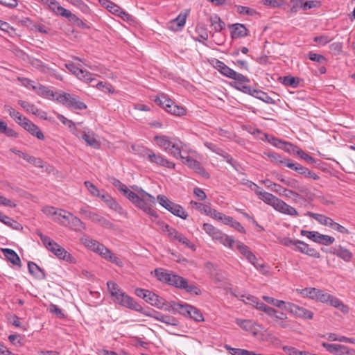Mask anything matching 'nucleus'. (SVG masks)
<instances>
[{"label":"nucleus","instance_id":"nucleus-41","mask_svg":"<svg viewBox=\"0 0 355 355\" xmlns=\"http://www.w3.org/2000/svg\"><path fill=\"white\" fill-rule=\"evenodd\" d=\"M223 223L225 225H230V227L238 230L239 232L245 233V230L241 224L239 222L234 220V218L231 216H226L225 218H224Z\"/></svg>","mask_w":355,"mask_h":355},{"label":"nucleus","instance_id":"nucleus-30","mask_svg":"<svg viewBox=\"0 0 355 355\" xmlns=\"http://www.w3.org/2000/svg\"><path fill=\"white\" fill-rule=\"evenodd\" d=\"M82 138L90 146H92L95 148H98L100 146V143L94 137V133L92 131L84 130L83 132Z\"/></svg>","mask_w":355,"mask_h":355},{"label":"nucleus","instance_id":"nucleus-43","mask_svg":"<svg viewBox=\"0 0 355 355\" xmlns=\"http://www.w3.org/2000/svg\"><path fill=\"white\" fill-rule=\"evenodd\" d=\"M179 288L184 289L187 293H193L197 295L201 294V291L194 284H189L188 283L187 279H186L185 278L184 282L183 284H180Z\"/></svg>","mask_w":355,"mask_h":355},{"label":"nucleus","instance_id":"nucleus-49","mask_svg":"<svg viewBox=\"0 0 355 355\" xmlns=\"http://www.w3.org/2000/svg\"><path fill=\"white\" fill-rule=\"evenodd\" d=\"M236 8V11L240 15H246L248 16H254L257 15L258 12L256 10L253 8H250L249 7L243 6H235Z\"/></svg>","mask_w":355,"mask_h":355},{"label":"nucleus","instance_id":"nucleus-53","mask_svg":"<svg viewBox=\"0 0 355 355\" xmlns=\"http://www.w3.org/2000/svg\"><path fill=\"white\" fill-rule=\"evenodd\" d=\"M107 288L109 289V291L111 293V295L114 297V298L120 293H121L123 291L119 288L117 284L113 282H107Z\"/></svg>","mask_w":355,"mask_h":355},{"label":"nucleus","instance_id":"nucleus-63","mask_svg":"<svg viewBox=\"0 0 355 355\" xmlns=\"http://www.w3.org/2000/svg\"><path fill=\"white\" fill-rule=\"evenodd\" d=\"M291 12H296L300 8L304 10V0H291Z\"/></svg>","mask_w":355,"mask_h":355},{"label":"nucleus","instance_id":"nucleus-20","mask_svg":"<svg viewBox=\"0 0 355 355\" xmlns=\"http://www.w3.org/2000/svg\"><path fill=\"white\" fill-rule=\"evenodd\" d=\"M283 184L305 195L307 198H309V196L311 195L309 189L304 186H300L298 181L294 178H286V180H283Z\"/></svg>","mask_w":355,"mask_h":355},{"label":"nucleus","instance_id":"nucleus-31","mask_svg":"<svg viewBox=\"0 0 355 355\" xmlns=\"http://www.w3.org/2000/svg\"><path fill=\"white\" fill-rule=\"evenodd\" d=\"M57 212L56 218H53V220L62 225L67 226V222L71 217V213L64 209H58Z\"/></svg>","mask_w":355,"mask_h":355},{"label":"nucleus","instance_id":"nucleus-15","mask_svg":"<svg viewBox=\"0 0 355 355\" xmlns=\"http://www.w3.org/2000/svg\"><path fill=\"white\" fill-rule=\"evenodd\" d=\"M287 167L295 171L299 174L303 175L306 178H312L315 180L320 178L317 174L300 164L288 162Z\"/></svg>","mask_w":355,"mask_h":355},{"label":"nucleus","instance_id":"nucleus-40","mask_svg":"<svg viewBox=\"0 0 355 355\" xmlns=\"http://www.w3.org/2000/svg\"><path fill=\"white\" fill-rule=\"evenodd\" d=\"M279 81L286 86H291L293 88H296L300 84L299 78H295L291 76H286L279 78Z\"/></svg>","mask_w":355,"mask_h":355},{"label":"nucleus","instance_id":"nucleus-3","mask_svg":"<svg viewBox=\"0 0 355 355\" xmlns=\"http://www.w3.org/2000/svg\"><path fill=\"white\" fill-rule=\"evenodd\" d=\"M154 101L157 105L163 107L166 112L175 116H182L185 114V110L177 105L171 99L164 94L156 96Z\"/></svg>","mask_w":355,"mask_h":355},{"label":"nucleus","instance_id":"nucleus-9","mask_svg":"<svg viewBox=\"0 0 355 355\" xmlns=\"http://www.w3.org/2000/svg\"><path fill=\"white\" fill-rule=\"evenodd\" d=\"M114 302L119 304L121 306H125L136 311H142V306L136 302L132 297L122 292L119 294L114 299Z\"/></svg>","mask_w":355,"mask_h":355},{"label":"nucleus","instance_id":"nucleus-12","mask_svg":"<svg viewBox=\"0 0 355 355\" xmlns=\"http://www.w3.org/2000/svg\"><path fill=\"white\" fill-rule=\"evenodd\" d=\"M285 310L295 314L296 316L305 319H312L313 313L304 307L299 306L293 303H287Z\"/></svg>","mask_w":355,"mask_h":355},{"label":"nucleus","instance_id":"nucleus-22","mask_svg":"<svg viewBox=\"0 0 355 355\" xmlns=\"http://www.w3.org/2000/svg\"><path fill=\"white\" fill-rule=\"evenodd\" d=\"M28 272L37 279L44 280L46 279V275L45 271L42 269L38 265L33 261L28 263Z\"/></svg>","mask_w":355,"mask_h":355},{"label":"nucleus","instance_id":"nucleus-34","mask_svg":"<svg viewBox=\"0 0 355 355\" xmlns=\"http://www.w3.org/2000/svg\"><path fill=\"white\" fill-rule=\"evenodd\" d=\"M329 304L338 309H339L343 313L347 314L349 313V307L344 304L341 300H340L338 297L331 295L329 302Z\"/></svg>","mask_w":355,"mask_h":355},{"label":"nucleus","instance_id":"nucleus-50","mask_svg":"<svg viewBox=\"0 0 355 355\" xmlns=\"http://www.w3.org/2000/svg\"><path fill=\"white\" fill-rule=\"evenodd\" d=\"M263 299L266 302L271 304H272L277 307H279L280 309H285V305L287 304V303H286L284 301L279 300H277V299H275L273 297H268V296L264 295V296H263Z\"/></svg>","mask_w":355,"mask_h":355},{"label":"nucleus","instance_id":"nucleus-7","mask_svg":"<svg viewBox=\"0 0 355 355\" xmlns=\"http://www.w3.org/2000/svg\"><path fill=\"white\" fill-rule=\"evenodd\" d=\"M155 275L158 280L168 285L180 288V284L184 282V278L172 272H168L162 268H156Z\"/></svg>","mask_w":355,"mask_h":355},{"label":"nucleus","instance_id":"nucleus-27","mask_svg":"<svg viewBox=\"0 0 355 355\" xmlns=\"http://www.w3.org/2000/svg\"><path fill=\"white\" fill-rule=\"evenodd\" d=\"M193 310V306L188 304H181L180 302H173V311L178 312L180 314L189 316L190 311Z\"/></svg>","mask_w":355,"mask_h":355},{"label":"nucleus","instance_id":"nucleus-39","mask_svg":"<svg viewBox=\"0 0 355 355\" xmlns=\"http://www.w3.org/2000/svg\"><path fill=\"white\" fill-rule=\"evenodd\" d=\"M157 200L160 205L169 211L171 213L173 212V209H175V206H177L178 205L171 201L165 196L163 195H158Z\"/></svg>","mask_w":355,"mask_h":355},{"label":"nucleus","instance_id":"nucleus-62","mask_svg":"<svg viewBox=\"0 0 355 355\" xmlns=\"http://www.w3.org/2000/svg\"><path fill=\"white\" fill-rule=\"evenodd\" d=\"M84 184L92 195L100 198L101 196L100 191L94 184H93L89 181H85Z\"/></svg>","mask_w":355,"mask_h":355},{"label":"nucleus","instance_id":"nucleus-5","mask_svg":"<svg viewBox=\"0 0 355 355\" xmlns=\"http://www.w3.org/2000/svg\"><path fill=\"white\" fill-rule=\"evenodd\" d=\"M55 100L71 110H81L87 108V105L83 102L79 101L76 96L69 93L62 92L57 95Z\"/></svg>","mask_w":355,"mask_h":355},{"label":"nucleus","instance_id":"nucleus-47","mask_svg":"<svg viewBox=\"0 0 355 355\" xmlns=\"http://www.w3.org/2000/svg\"><path fill=\"white\" fill-rule=\"evenodd\" d=\"M205 213L207 215L210 216L211 218L218 220H221L223 222L224 220V218H225V216H226V215H225L220 212H218V211H216L214 209H212L210 207H205Z\"/></svg>","mask_w":355,"mask_h":355},{"label":"nucleus","instance_id":"nucleus-10","mask_svg":"<svg viewBox=\"0 0 355 355\" xmlns=\"http://www.w3.org/2000/svg\"><path fill=\"white\" fill-rule=\"evenodd\" d=\"M65 67L78 78L84 82L92 83L94 80V78H93V73H91L87 71L83 70L77 67L73 63H67L65 64Z\"/></svg>","mask_w":355,"mask_h":355},{"label":"nucleus","instance_id":"nucleus-25","mask_svg":"<svg viewBox=\"0 0 355 355\" xmlns=\"http://www.w3.org/2000/svg\"><path fill=\"white\" fill-rule=\"evenodd\" d=\"M1 252L6 258L9 260L13 265L21 266L20 258L13 250L2 248Z\"/></svg>","mask_w":355,"mask_h":355},{"label":"nucleus","instance_id":"nucleus-2","mask_svg":"<svg viewBox=\"0 0 355 355\" xmlns=\"http://www.w3.org/2000/svg\"><path fill=\"white\" fill-rule=\"evenodd\" d=\"M154 139L160 148H163L176 159H180L182 156L181 151L183 144L178 139L162 135L155 136Z\"/></svg>","mask_w":355,"mask_h":355},{"label":"nucleus","instance_id":"nucleus-14","mask_svg":"<svg viewBox=\"0 0 355 355\" xmlns=\"http://www.w3.org/2000/svg\"><path fill=\"white\" fill-rule=\"evenodd\" d=\"M19 124L37 139L40 140H43L44 139V134L40 128L27 118L23 119L22 121H19Z\"/></svg>","mask_w":355,"mask_h":355},{"label":"nucleus","instance_id":"nucleus-56","mask_svg":"<svg viewBox=\"0 0 355 355\" xmlns=\"http://www.w3.org/2000/svg\"><path fill=\"white\" fill-rule=\"evenodd\" d=\"M308 57L311 60L318 62L320 64H323L327 62V59L324 56L320 54L313 53L312 51H310L308 53Z\"/></svg>","mask_w":355,"mask_h":355},{"label":"nucleus","instance_id":"nucleus-48","mask_svg":"<svg viewBox=\"0 0 355 355\" xmlns=\"http://www.w3.org/2000/svg\"><path fill=\"white\" fill-rule=\"evenodd\" d=\"M92 222L99 224L100 225H102L107 228H112V223L105 218L103 216L98 214L96 213L94 218H93Z\"/></svg>","mask_w":355,"mask_h":355},{"label":"nucleus","instance_id":"nucleus-45","mask_svg":"<svg viewBox=\"0 0 355 355\" xmlns=\"http://www.w3.org/2000/svg\"><path fill=\"white\" fill-rule=\"evenodd\" d=\"M1 223L10 227L13 230H21L23 229L22 225L19 223H18L17 220H14L13 218H10L8 216H6V215L1 220Z\"/></svg>","mask_w":355,"mask_h":355},{"label":"nucleus","instance_id":"nucleus-13","mask_svg":"<svg viewBox=\"0 0 355 355\" xmlns=\"http://www.w3.org/2000/svg\"><path fill=\"white\" fill-rule=\"evenodd\" d=\"M236 249L239 251V252L244 256L248 261L251 263L255 268L257 269L263 268V264H258L256 263L257 257L250 250L249 248L245 244L241 243L240 241L236 242Z\"/></svg>","mask_w":355,"mask_h":355},{"label":"nucleus","instance_id":"nucleus-36","mask_svg":"<svg viewBox=\"0 0 355 355\" xmlns=\"http://www.w3.org/2000/svg\"><path fill=\"white\" fill-rule=\"evenodd\" d=\"M249 82H250V80L248 78L247 81L235 80V82L232 83L231 85L233 87H234L235 89H236L237 90H239L245 94H248L252 96L253 92H254L253 90H254V89H252L250 86L243 85V83H249Z\"/></svg>","mask_w":355,"mask_h":355},{"label":"nucleus","instance_id":"nucleus-38","mask_svg":"<svg viewBox=\"0 0 355 355\" xmlns=\"http://www.w3.org/2000/svg\"><path fill=\"white\" fill-rule=\"evenodd\" d=\"M209 21L215 32H220L225 27V23L218 15L210 16Z\"/></svg>","mask_w":355,"mask_h":355},{"label":"nucleus","instance_id":"nucleus-35","mask_svg":"<svg viewBox=\"0 0 355 355\" xmlns=\"http://www.w3.org/2000/svg\"><path fill=\"white\" fill-rule=\"evenodd\" d=\"M329 304L338 309H339L343 313L347 314L349 313V307L344 304L341 300H340L338 297L331 295L329 302Z\"/></svg>","mask_w":355,"mask_h":355},{"label":"nucleus","instance_id":"nucleus-21","mask_svg":"<svg viewBox=\"0 0 355 355\" xmlns=\"http://www.w3.org/2000/svg\"><path fill=\"white\" fill-rule=\"evenodd\" d=\"M146 302L158 309H162L164 306L166 305V301L164 298L152 291L148 293Z\"/></svg>","mask_w":355,"mask_h":355},{"label":"nucleus","instance_id":"nucleus-44","mask_svg":"<svg viewBox=\"0 0 355 355\" xmlns=\"http://www.w3.org/2000/svg\"><path fill=\"white\" fill-rule=\"evenodd\" d=\"M18 104L20 105L26 112L32 113L34 115H40V110L33 104L22 100H19Z\"/></svg>","mask_w":355,"mask_h":355},{"label":"nucleus","instance_id":"nucleus-17","mask_svg":"<svg viewBox=\"0 0 355 355\" xmlns=\"http://www.w3.org/2000/svg\"><path fill=\"white\" fill-rule=\"evenodd\" d=\"M102 6L107 8L110 12L120 16L122 18L128 15L125 11H123L119 6L110 0H98Z\"/></svg>","mask_w":355,"mask_h":355},{"label":"nucleus","instance_id":"nucleus-52","mask_svg":"<svg viewBox=\"0 0 355 355\" xmlns=\"http://www.w3.org/2000/svg\"><path fill=\"white\" fill-rule=\"evenodd\" d=\"M266 155L272 162L277 164H284L287 166L288 162H291L290 159H282L281 156L277 153H268Z\"/></svg>","mask_w":355,"mask_h":355},{"label":"nucleus","instance_id":"nucleus-60","mask_svg":"<svg viewBox=\"0 0 355 355\" xmlns=\"http://www.w3.org/2000/svg\"><path fill=\"white\" fill-rule=\"evenodd\" d=\"M279 148L284 149L288 153H296L297 149H300L297 146L293 145L291 143L283 141L282 144L279 146Z\"/></svg>","mask_w":355,"mask_h":355},{"label":"nucleus","instance_id":"nucleus-24","mask_svg":"<svg viewBox=\"0 0 355 355\" xmlns=\"http://www.w3.org/2000/svg\"><path fill=\"white\" fill-rule=\"evenodd\" d=\"M330 252L345 261H349L352 257V252L341 245L336 246L330 250Z\"/></svg>","mask_w":355,"mask_h":355},{"label":"nucleus","instance_id":"nucleus-46","mask_svg":"<svg viewBox=\"0 0 355 355\" xmlns=\"http://www.w3.org/2000/svg\"><path fill=\"white\" fill-rule=\"evenodd\" d=\"M32 88L35 91H37L38 94L42 95L44 96H51L54 98L55 94L53 92L51 91L47 87L39 85L38 86H32Z\"/></svg>","mask_w":355,"mask_h":355},{"label":"nucleus","instance_id":"nucleus-11","mask_svg":"<svg viewBox=\"0 0 355 355\" xmlns=\"http://www.w3.org/2000/svg\"><path fill=\"white\" fill-rule=\"evenodd\" d=\"M144 156H146L152 163H155L157 165L165 166L168 168H175V164L173 162L165 159L159 154L154 153L151 150L148 149L144 154Z\"/></svg>","mask_w":355,"mask_h":355},{"label":"nucleus","instance_id":"nucleus-54","mask_svg":"<svg viewBox=\"0 0 355 355\" xmlns=\"http://www.w3.org/2000/svg\"><path fill=\"white\" fill-rule=\"evenodd\" d=\"M257 309L261 310L266 313H267L270 316L275 315V314L277 313V311L266 304H265L263 302H259V303H257Z\"/></svg>","mask_w":355,"mask_h":355},{"label":"nucleus","instance_id":"nucleus-64","mask_svg":"<svg viewBox=\"0 0 355 355\" xmlns=\"http://www.w3.org/2000/svg\"><path fill=\"white\" fill-rule=\"evenodd\" d=\"M283 349L288 355H306V352L300 351L293 347H284Z\"/></svg>","mask_w":355,"mask_h":355},{"label":"nucleus","instance_id":"nucleus-51","mask_svg":"<svg viewBox=\"0 0 355 355\" xmlns=\"http://www.w3.org/2000/svg\"><path fill=\"white\" fill-rule=\"evenodd\" d=\"M334 241L335 239L334 237L319 233L316 243L324 245H329L332 244Z\"/></svg>","mask_w":355,"mask_h":355},{"label":"nucleus","instance_id":"nucleus-55","mask_svg":"<svg viewBox=\"0 0 355 355\" xmlns=\"http://www.w3.org/2000/svg\"><path fill=\"white\" fill-rule=\"evenodd\" d=\"M236 324L239 325L242 329L246 331H251L254 328V322L250 320H240L237 319L236 321Z\"/></svg>","mask_w":355,"mask_h":355},{"label":"nucleus","instance_id":"nucleus-23","mask_svg":"<svg viewBox=\"0 0 355 355\" xmlns=\"http://www.w3.org/2000/svg\"><path fill=\"white\" fill-rule=\"evenodd\" d=\"M189 10H186L184 13H180L179 15L175 19L171 21L170 24L171 28L176 31L181 29L185 24L186 19L189 15Z\"/></svg>","mask_w":355,"mask_h":355},{"label":"nucleus","instance_id":"nucleus-26","mask_svg":"<svg viewBox=\"0 0 355 355\" xmlns=\"http://www.w3.org/2000/svg\"><path fill=\"white\" fill-rule=\"evenodd\" d=\"M232 28L231 36L233 39L245 37L248 35V31L243 24H235L232 25Z\"/></svg>","mask_w":355,"mask_h":355},{"label":"nucleus","instance_id":"nucleus-1","mask_svg":"<svg viewBox=\"0 0 355 355\" xmlns=\"http://www.w3.org/2000/svg\"><path fill=\"white\" fill-rule=\"evenodd\" d=\"M110 182L137 207L142 209L144 212L153 217H157V212L152 209L153 205L155 204V198L154 196L137 186L132 187L135 190V191H132L125 184H123L115 178H111Z\"/></svg>","mask_w":355,"mask_h":355},{"label":"nucleus","instance_id":"nucleus-4","mask_svg":"<svg viewBox=\"0 0 355 355\" xmlns=\"http://www.w3.org/2000/svg\"><path fill=\"white\" fill-rule=\"evenodd\" d=\"M203 230L208 234L213 239L218 241L221 244L230 248H233L235 241L232 236L223 234L218 229L209 223L203 224Z\"/></svg>","mask_w":355,"mask_h":355},{"label":"nucleus","instance_id":"nucleus-18","mask_svg":"<svg viewBox=\"0 0 355 355\" xmlns=\"http://www.w3.org/2000/svg\"><path fill=\"white\" fill-rule=\"evenodd\" d=\"M180 159H181L182 163H184V164H187L191 168L194 169L197 173L205 176V173H207L205 172V170L204 169V168L202 166H201L199 162L194 159L193 158H192L190 156L185 157V156L182 155Z\"/></svg>","mask_w":355,"mask_h":355},{"label":"nucleus","instance_id":"nucleus-33","mask_svg":"<svg viewBox=\"0 0 355 355\" xmlns=\"http://www.w3.org/2000/svg\"><path fill=\"white\" fill-rule=\"evenodd\" d=\"M17 155L20 157L23 158L24 160L27 161L30 164H32L33 165L37 167L43 168L44 166L43 161L40 158L35 157L21 151H17Z\"/></svg>","mask_w":355,"mask_h":355},{"label":"nucleus","instance_id":"nucleus-8","mask_svg":"<svg viewBox=\"0 0 355 355\" xmlns=\"http://www.w3.org/2000/svg\"><path fill=\"white\" fill-rule=\"evenodd\" d=\"M46 248L60 259H62L69 263L76 262L75 258L53 239L49 243H47Z\"/></svg>","mask_w":355,"mask_h":355},{"label":"nucleus","instance_id":"nucleus-16","mask_svg":"<svg viewBox=\"0 0 355 355\" xmlns=\"http://www.w3.org/2000/svg\"><path fill=\"white\" fill-rule=\"evenodd\" d=\"M274 209L282 214L291 216H297L299 215L297 211L294 207L286 204L281 199H279Z\"/></svg>","mask_w":355,"mask_h":355},{"label":"nucleus","instance_id":"nucleus-19","mask_svg":"<svg viewBox=\"0 0 355 355\" xmlns=\"http://www.w3.org/2000/svg\"><path fill=\"white\" fill-rule=\"evenodd\" d=\"M297 243L295 250L314 258L318 259L320 257V254L315 249L309 248L307 243L300 240L297 241Z\"/></svg>","mask_w":355,"mask_h":355},{"label":"nucleus","instance_id":"nucleus-28","mask_svg":"<svg viewBox=\"0 0 355 355\" xmlns=\"http://www.w3.org/2000/svg\"><path fill=\"white\" fill-rule=\"evenodd\" d=\"M67 225L70 226V228L76 232H82L85 230V226L81 220L73 216L71 214V217L69 218Z\"/></svg>","mask_w":355,"mask_h":355},{"label":"nucleus","instance_id":"nucleus-58","mask_svg":"<svg viewBox=\"0 0 355 355\" xmlns=\"http://www.w3.org/2000/svg\"><path fill=\"white\" fill-rule=\"evenodd\" d=\"M189 317L197 322H202L204 320V318L201 312L196 307L193 306V310L190 311Z\"/></svg>","mask_w":355,"mask_h":355},{"label":"nucleus","instance_id":"nucleus-37","mask_svg":"<svg viewBox=\"0 0 355 355\" xmlns=\"http://www.w3.org/2000/svg\"><path fill=\"white\" fill-rule=\"evenodd\" d=\"M100 198L110 209L119 212L122 209L119 203L108 194H102Z\"/></svg>","mask_w":355,"mask_h":355},{"label":"nucleus","instance_id":"nucleus-6","mask_svg":"<svg viewBox=\"0 0 355 355\" xmlns=\"http://www.w3.org/2000/svg\"><path fill=\"white\" fill-rule=\"evenodd\" d=\"M212 66L216 69L222 75L233 79L234 80L239 81H247L248 77L243 76L241 73H237L232 69L230 68L227 66L223 62L218 60L214 59L211 61Z\"/></svg>","mask_w":355,"mask_h":355},{"label":"nucleus","instance_id":"nucleus-59","mask_svg":"<svg viewBox=\"0 0 355 355\" xmlns=\"http://www.w3.org/2000/svg\"><path fill=\"white\" fill-rule=\"evenodd\" d=\"M83 243L92 251H94L96 246L99 244L96 240L89 239V237H85L82 239Z\"/></svg>","mask_w":355,"mask_h":355},{"label":"nucleus","instance_id":"nucleus-57","mask_svg":"<svg viewBox=\"0 0 355 355\" xmlns=\"http://www.w3.org/2000/svg\"><path fill=\"white\" fill-rule=\"evenodd\" d=\"M71 4L78 8L83 12L88 14L90 12L89 7L82 0H73Z\"/></svg>","mask_w":355,"mask_h":355},{"label":"nucleus","instance_id":"nucleus-29","mask_svg":"<svg viewBox=\"0 0 355 355\" xmlns=\"http://www.w3.org/2000/svg\"><path fill=\"white\" fill-rule=\"evenodd\" d=\"M258 196L260 200H263L265 203L270 205L273 208H275L279 199L272 193L266 191H261Z\"/></svg>","mask_w":355,"mask_h":355},{"label":"nucleus","instance_id":"nucleus-42","mask_svg":"<svg viewBox=\"0 0 355 355\" xmlns=\"http://www.w3.org/2000/svg\"><path fill=\"white\" fill-rule=\"evenodd\" d=\"M252 96L268 104H275V101L268 94L263 91L255 89L253 90Z\"/></svg>","mask_w":355,"mask_h":355},{"label":"nucleus","instance_id":"nucleus-61","mask_svg":"<svg viewBox=\"0 0 355 355\" xmlns=\"http://www.w3.org/2000/svg\"><path fill=\"white\" fill-rule=\"evenodd\" d=\"M96 87L104 92L113 93L114 91V87L110 83L99 82L96 84Z\"/></svg>","mask_w":355,"mask_h":355},{"label":"nucleus","instance_id":"nucleus-32","mask_svg":"<svg viewBox=\"0 0 355 355\" xmlns=\"http://www.w3.org/2000/svg\"><path fill=\"white\" fill-rule=\"evenodd\" d=\"M305 215L314 218L320 224H322L323 225L328 226V227L330 226V225L333 220L331 218L327 217L324 215L320 214H315V213H313L311 211H307L305 214Z\"/></svg>","mask_w":355,"mask_h":355}]
</instances>
